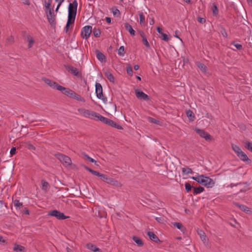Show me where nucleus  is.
<instances>
[{"mask_svg": "<svg viewBox=\"0 0 252 252\" xmlns=\"http://www.w3.org/2000/svg\"><path fill=\"white\" fill-rule=\"evenodd\" d=\"M191 178L207 188H212L215 185V182L212 179L204 175L192 177Z\"/></svg>", "mask_w": 252, "mask_h": 252, "instance_id": "nucleus-1", "label": "nucleus"}, {"mask_svg": "<svg viewBox=\"0 0 252 252\" xmlns=\"http://www.w3.org/2000/svg\"><path fill=\"white\" fill-rule=\"evenodd\" d=\"M97 176L99 177L102 181L111 185L117 187H120L122 186L121 183H120L117 180H115L114 179L112 178L109 177L106 174H102L99 172V175H97Z\"/></svg>", "mask_w": 252, "mask_h": 252, "instance_id": "nucleus-2", "label": "nucleus"}, {"mask_svg": "<svg viewBox=\"0 0 252 252\" xmlns=\"http://www.w3.org/2000/svg\"><path fill=\"white\" fill-rule=\"evenodd\" d=\"M78 112L82 114L84 117L95 120H98L100 115L99 114L95 112L85 109H79Z\"/></svg>", "mask_w": 252, "mask_h": 252, "instance_id": "nucleus-3", "label": "nucleus"}, {"mask_svg": "<svg viewBox=\"0 0 252 252\" xmlns=\"http://www.w3.org/2000/svg\"><path fill=\"white\" fill-rule=\"evenodd\" d=\"M55 156L62 163L63 165L65 167L70 165L72 163L71 158L65 155L58 153L56 154Z\"/></svg>", "mask_w": 252, "mask_h": 252, "instance_id": "nucleus-4", "label": "nucleus"}, {"mask_svg": "<svg viewBox=\"0 0 252 252\" xmlns=\"http://www.w3.org/2000/svg\"><path fill=\"white\" fill-rule=\"evenodd\" d=\"M47 19L51 26L53 28L56 27V15L54 13L53 9L49 10L46 12Z\"/></svg>", "mask_w": 252, "mask_h": 252, "instance_id": "nucleus-5", "label": "nucleus"}, {"mask_svg": "<svg viewBox=\"0 0 252 252\" xmlns=\"http://www.w3.org/2000/svg\"><path fill=\"white\" fill-rule=\"evenodd\" d=\"M95 94L97 97L101 99L104 103L107 101V97L103 94V89L101 85L99 83H96L95 85Z\"/></svg>", "mask_w": 252, "mask_h": 252, "instance_id": "nucleus-6", "label": "nucleus"}, {"mask_svg": "<svg viewBox=\"0 0 252 252\" xmlns=\"http://www.w3.org/2000/svg\"><path fill=\"white\" fill-rule=\"evenodd\" d=\"M48 215L55 217L60 220H63L69 218V217L65 216L63 213L57 210L50 211L48 213Z\"/></svg>", "mask_w": 252, "mask_h": 252, "instance_id": "nucleus-7", "label": "nucleus"}, {"mask_svg": "<svg viewBox=\"0 0 252 252\" xmlns=\"http://www.w3.org/2000/svg\"><path fill=\"white\" fill-rule=\"evenodd\" d=\"M92 32V27L91 26H86L82 29L81 37L83 38L87 39Z\"/></svg>", "mask_w": 252, "mask_h": 252, "instance_id": "nucleus-8", "label": "nucleus"}, {"mask_svg": "<svg viewBox=\"0 0 252 252\" xmlns=\"http://www.w3.org/2000/svg\"><path fill=\"white\" fill-rule=\"evenodd\" d=\"M195 131L201 137L204 138L205 140L207 141H211L213 139L212 136L210 134L203 129L196 128Z\"/></svg>", "mask_w": 252, "mask_h": 252, "instance_id": "nucleus-9", "label": "nucleus"}, {"mask_svg": "<svg viewBox=\"0 0 252 252\" xmlns=\"http://www.w3.org/2000/svg\"><path fill=\"white\" fill-rule=\"evenodd\" d=\"M59 91H61L63 94L72 98L73 94H75V92L67 88H65L62 86L58 87Z\"/></svg>", "mask_w": 252, "mask_h": 252, "instance_id": "nucleus-10", "label": "nucleus"}, {"mask_svg": "<svg viewBox=\"0 0 252 252\" xmlns=\"http://www.w3.org/2000/svg\"><path fill=\"white\" fill-rule=\"evenodd\" d=\"M78 3L76 0L72 3H70L68 5V14L76 15Z\"/></svg>", "mask_w": 252, "mask_h": 252, "instance_id": "nucleus-11", "label": "nucleus"}, {"mask_svg": "<svg viewBox=\"0 0 252 252\" xmlns=\"http://www.w3.org/2000/svg\"><path fill=\"white\" fill-rule=\"evenodd\" d=\"M42 80L51 88L59 90L58 87L61 86L56 82L46 78H42Z\"/></svg>", "mask_w": 252, "mask_h": 252, "instance_id": "nucleus-12", "label": "nucleus"}, {"mask_svg": "<svg viewBox=\"0 0 252 252\" xmlns=\"http://www.w3.org/2000/svg\"><path fill=\"white\" fill-rule=\"evenodd\" d=\"M135 92V95L138 99L145 100H149L150 99V97L142 91L140 90H136Z\"/></svg>", "mask_w": 252, "mask_h": 252, "instance_id": "nucleus-13", "label": "nucleus"}, {"mask_svg": "<svg viewBox=\"0 0 252 252\" xmlns=\"http://www.w3.org/2000/svg\"><path fill=\"white\" fill-rule=\"evenodd\" d=\"M64 67L66 69L72 74L79 77L81 75V74L78 71V69L70 65H64Z\"/></svg>", "mask_w": 252, "mask_h": 252, "instance_id": "nucleus-14", "label": "nucleus"}, {"mask_svg": "<svg viewBox=\"0 0 252 252\" xmlns=\"http://www.w3.org/2000/svg\"><path fill=\"white\" fill-rule=\"evenodd\" d=\"M237 156L241 160L244 162H246L247 163H251L252 162L251 160L249 159L247 155L243 151L240 152Z\"/></svg>", "mask_w": 252, "mask_h": 252, "instance_id": "nucleus-15", "label": "nucleus"}, {"mask_svg": "<svg viewBox=\"0 0 252 252\" xmlns=\"http://www.w3.org/2000/svg\"><path fill=\"white\" fill-rule=\"evenodd\" d=\"M86 248L94 252H102V250L96 247V245L92 243H88L86 245Z\"/></svg>", "mask_w": 252, "mask_h": 252, "instance_id": "nucleus-16", "label": "nucleus"}, {"mask_svg": "<svg viewBox=\"0 0 252 252\" xmlns=\"http://www.w3.org/2000/svg\"><path fill=\"white\" fill-rule=\"evenodd\" d=\"M96 56L97 59L101 62H106V57L105 56L98 50H96Z\"/></svg>", "mask_w": 252, "mask_h": 252, "instance_id": "nucleus-17", "label": "nucleus"}, {"mask_svg": "<svg viewBox=\"0 0 252 252\" xmlns=\"http://www.w3.org/2000/svg\"><path fill=\"white\" fill-rule=\"evenodd\" d=\"M234 204L235 206L239 208L241 210L244 212L248 213L250 211V208L246 205L240 204L238 202H235L234 203Z\"/></svg>", "mask_w": 252, "mask_h": 252, "instance_id": "nucleus-18", "label": "nucleus"}, {"mask_svg": "<svg viewBox=\"0 0 252 252\" xmlns=\"http://www.w3.org/2000/svg\"><path fill=\"white\" fill-rule=\"evenodd\" d=\"M147 235L152 241L156 243L160 242L158 236L153 232L149 231Z\"/></svg>", "mask_w": 252, "mask_h": 252, "instance_id": "nucleus-19", "label": "nucleus"}, {"mask_svg": "<svg viewBox=\"0 0 252 252\" xmlns=\"http://www.w3.org/2000/svg\"><path fill=\"white\" fill-rule=\"evenodd\" d=\"M125 27L126 30L128 31L130 35L132 36H134L135 35V31L133 29L132 26L128 23H126L125 24Z\"/></svg>", "mask_w": 252, "mask_h": 252, "instance_id": "nucleus-20", "label": "nucleus"}, {"mask_svg": "<svg viewBox=\"0 0 252 252\" xmlns=\"http://www.w3.org/2000/svg\"><path fill=\"white\" fill-rule=\"evenodd\" d=\"M173 225L174 227H176L178 229H180L182 232H183V233H185L187 231L186 227H184L180 222H175L173 223Z\"/></svg>", "mask_w": 252, "mask_h": 252, "instance_id": "nucleus-21", "label": "nucleus"}, {"mask_svg": "<svg viewBox=\"0 0 252 252\" xmlns=\"http://www.w3.org/2000/svg\"><path fill=\"white\" fill-rule=\"evenodd\" d=\"M25 249L24 247L18 244H15L13 248V251L16 252H25Z\"/></svg>", "mask_w": 252, "mask_h": 252, "instance_id": "nucleus-22", "label": "nucleus"}, {"mask_svg": "<svg viewBox=\"0 0 252 252\" xmlns=\"http://www.w3.org/2000/svg\"><path fill=\"white\" fill-rule=\"evenodd\" d=\"M76 15L68 14L67 23L70 24V25L73 24L75 22Z\"/></svg>", "mask_w": 252, "mask_h": 252, "instance_id": "nucleus-23", "label": "nucleus"}, {"mask_svg": "<svg viewBox=\"0 0 252 252\" xmlns=\"http://www.w3.org/2000/svg\"><path fill=\"white\" fill-rule=\"evenodd\" d=\"M12 202L14 204V206L16 207V209L18 208L20 210L22 208H23L24 206L23 203L20 202L19 200H13Z\"/></svg>", "mask_w": 252, "mask_h": 252, "instance_id": "nucleus-24", "label": "nucleus"}, {"mask_svg": "<svg viewBox=\"0 0 252 252\" xmlns=\"http://www.w3.org/2000/svg\"><path fill=\"white\" fill-rule=\"evenodd\" d=\"M132 239L137 244L138 246L142 247L143 246L144 243L139 237L134 236L133 237Z\"/></svg>", "mask_w": 252, "mask_h": 252, "instance_id": "nucleus-25", "label": "nucleus"}, {"mask_svg": "<svg viewBox=\"0 0 252 252\" xmlns=\"http://www.w3.org/2000/svg\"><path fill=\"white\" fill-rule=\"evenodd\" d=\"M98 120L102 122L104 124H106L107 125H109L110 122L111 121L110 119L107 118L106 117H104L101 115H99Z\"/></svg>", "mask_w": 252, "mask_h": 252, "instance_id": "nucleus-26", "label": "nucleus"}, {"mask_svg": "<svg viewBox=\"0 0 252 252\" xmlns=\"http://www.w3.org/2000/svg\"><path fill=\"white\" fill-rule=\"evenodd\" d=\"M204 190V188L199 186L198 187L193 188V194L195 195L202 192Z\"/></svg>", "mask_w": 252, "mask_h": 252, "instance_id": "nucleus-27", "label": "nucleus"}, {"mask_svg": "<svg viewBox=\"0 0 252 252\" xmlns=\"http://www.w3.org/2000/svg\"><path fill=\"white\" fill-rule=\"evenodd\" d=\"M105 76L107 77L108 80L111 82H114V77L113 74L109 71H107L104 73Z\"/></svg>", "mask_w": 252, "mask_h": 252, "instance_id": "nucleus-28", "label": "nucleus"}, {"mask_svg": "<svg viewBox=\"0 0 252 252\" xmlns=\"http://www.w3.org/2000/svg\"><path fill=\"white\" fill-rule=\"evenodd\" d=\"M108 126H111L113 127L116 128L118 129H123V127L121 126L118 125V124H117L116 122H115L114 121H113L112 120H111Z\"/></svg>", "mask_w": 252, "mask_h": 252, "instance_id": "nucleus-29", "label": "nucleus"}, {"mask_svg": "<svg viewBox=\"0 0 252 252\" xmlns=\"http://www.w3.org/2000/svg\"><path fill=\"white\" fill-rule=\"evenodd\" d=\"M197 66L202 72H206L207 66L204 63H197Z\"/></svg>", "mask_w": 252, "mask_h": 252, "instance_id": "nucleus-30", "label": "nucleus"}, {"mask_svg": "<svg viewBox=\"0 0 252 252\" xmlns=\"http://www.w3.org/2000/svg\"><path fill=\"white\" fill-rule=\"evenodd\" d=\"M244 146L249 151L252 152V143L248 141L243 142Z\"/></svg>", "mask_w": 252, "mask_h": 252, "instance_id": "nucleus-31", "label": "nucleus"}, {"mask_svg": "<svg viewBox=\"0 0 252 252\" xmlns=\"http://www.w3.org/2000/svg\"><path fill=\"white\" fill-rule=\"evenodd\" d=\"M212 10L214 16H217L219 13V9L217 4L215 3H213L212 7Z\"/></svg>", "mask_w": 252, "mask_h": 252, "instance_id": "nucleus-32", "label": "nucleus"}, {"mask_svg": "<svg viewBox=\"0 0 252 252\" xmlns=\"http://www.w3.org/2000/svg\"><path fill=\"white\" fill-rule=\"evenodd\" d=\"M198 234L199 235L201 240L204 243H205L207 242V239L206 236L205 234V233L202 230H200L199 232H198Z\"/></svg>", "mask_w": 252, "mask_h": 252, "instance_id": "nucleus-33", "label": "nucleus"}, {"mask_svg": "<svg viewBox=\"0 0 252 252\" xmlns=\"http://www.w3.org/2000/svg\"><path fill=\"white\" fill-rule=\"evenodd\" d=\"M232 148L233 150L235 152V153L237 155V156L240 152H241L242 151L241 150V149H240V148L238 146H237L236 145L232 144Z\"/></svg>", "mask_w": 252, "mask_h": 252, "instance_id": "nucleus-34", "label": "nucleus"}, {"mask_svg": "<svg viewBox=\"0 0 252 252\" xmlns=\"http://www.w3.org/2000/svg\"><path fill=\"white\" fill-rule=\"evenodd\" d=\"M193 172L192 169L188 167L182 168L183 175H187Z\"/></svg>", "mask_w": 252, "mask_h": 252, "instance_id": "nucleus-35", "label": "nucleus"}, {"mask_svg": "<svg viewBox=\"0 0 252 252\" xmlns=\"http://www.w3.org/2000/svg\"><path fill=\"white\" fill-rule=\"evenodd\" d=\"M186 114L189 119L191 121H193L195 118V116L193 113L190 110H189L187 111Z\"/></svg>", "mask_w": 252, "mask_h": 252, "instance_id": "nucleus-36", "label": "nucleus"}, {"mask_svg": "<svg viewBox=\"0 0 252 252\" xmlns=\"http://www.w3.org/2000/svg\"><path fill=\"white\" fill-rule=\"evenodd\" d=\"M84 167L86 170L89 171L90 173L95 176H97V175H99V172L93 170L86 165H84Z\"/></svg>", "mask_w": 252, "mask_h": 252, "instance_id": "nucleus-37", "label": "nucleus"}, {"mask_svg": "<svg viewBox=\"0 0 252 252\" xmlns=\"http://www.w3.org/2000/svg\"><path fill=\"white\" fill-rule=\"evenodd\" d=\"M14 42V38L12 35L8 36L6 39V43L8 45H11Z\"/></svg>", "mask_w": 252, "mask_h": 252, "instance_id": "nucleus-38", "label": "nucleus"}, {"mask_svg": "<svg viewBox=\"0 0 252 252\" xmlns=\"http://www.w3.org/2000/svg\"><path fill=\"white\" fill-rule=\"evenodd\" d=\"M139 15L140 18V24L143 25L145 23V16L142 12H139Z\"/></svg>", "mask_w": 252, "mask_h": 252, "instance_id": "nucleus-39", "label": "nucleus"}, {"mask_svg": "<svg viewBox=\"0 0 252 252\" xmlns=\"http://www.w3.org/2000/svg\"><path fill=\"white\" fill-rule=\"evenodd\" d=\"M72 98H74L77 100L80 101L82 102H85V99L82 97L80 95L77 94L75 92V94L73 95V96L72 97Z\"/></svg>", "mask_w": 252, "mask_h": 252, "instance_id": "nucleus-40", "label": "nucleus"}, {"mask_svg": "<svg viewBox=\"0 0 252 252\" xmlns=\"http://www.w3.org/2000/svg\"><path fill=\"white\" fill-rule=\"evenodd\" d=\"M93 34L95 37H98L100 36V34H101V32L99 29L94 28L93 29Z\"/></svg>", "mask_w": 252, "mask_h": 252, "instance_id": "nucleus-41", "label": "nucleus"}, {"mask_svg": "<svg viewBox=\"0 0 252 252\" xmlns=\"http://www.w3.org/2000/svg\"><path fill=\"white\" fill-rule=\"evenodd\" d=\"M42 189L43 190H47L49 188V184L46 181H42Z\"/></svg>", "mask_w": 252, "mask_h": 252, "instance_id": "nucleus-42", "label": "nucleus"}, {"mask_svg": "<svg viewBox=\"0 0 252 252\" xmlns=\"http://www.w3.org/2000/svg\"><path fill=\"white\" fill-rule=\"evenodd\" d=\"M118 54L120 56H124L125 52V48L123 46H121L120 47L119 49L118 50Z\"/></svg>", "mask_w": 252, "mask_h": 252, "instance_id": "nucleus-43", "label": "nucleus"}, {"mask_svg": "<svg viewBox=\"0 0 252 252\" xmlns=\"http://www.w3.org/2000/svg\"><path fill=\"white\" fill-rule=\"evenodd\" d=\"M185 189L187 192H189L191 191L193 186H191L189 183H186L185 184Z\"/></svg>", "mask_w": 252, "mask_h": 252, "instance_id": "nucleus-44", "label": "nucleus"}, {"mask_svg": "<svg viewBox=\"0 0 252 252\" xmlns=\"http://www.w3.org/2000/svg\"><path fill=\"white\" fill-rule=\"evenodd\" d=\"M231 44L233 45L239 50H242L243 49V46L240 44L233 41L232 42Z\"/></svg>", "mask_w": 252, "mask_h": 252, "instance_id": "nucleus-45", "label": "nucleus"}, {"mask_svg": "<svg viewBox=\"0 0 252 252\" xmlns=\"http://www.w3.org/2000/svg\"><path fill=\"white\" fill-rule=\"evenodd\" d=\"M148 120L149 121V122L152 123H153V124H157V125H158L159 124V121L152 118V117H148Z\"/></svg>", "mask_w": 252, "mask_h": 252, "instance_id": "nucleus-46", "label": "nucleus"}, {"mask_svg": "<svg viewBox=\"0 0 252 252\" xmlns=\"http://www.w3.org/2000/svg\"><path fill=\"white\" fill-rule=\"evenodd\" d=\"M220 32L224 37H227V33L224 27H220Z\"/></svg>", "mask_w": 252, "mask_h": 252, "instance_id": "nucleus-47", "label": "nucleus"}, {"mask_svg": "<svg viewBox=\"0 0 252 252\" xmlns=\"http://www.w3.org/2000/svg\"><path fill=\"white\" fill-rule=\"evenodd\" d=\"M44 5L45 7V12L49 10H51V9H53V8L51 7V5L46 2V0H44Z\"/></svg>", "mask_w": 252, "mask_h": 252, "instance_id": "nucleus-48", "label": "nucleus"}, {"mask_svg": "<svg viewBox=\"0 0 252 252\" xmlns=\"http://www.w3.org/2000/svg\"><path fill=\"white\" fill-rule=\"evenodd\" d=\"M160 38L162 40L165 41H168L169 40V38L168 37V35L163 32L161 34V36Z\"/></svg>", "mask_w": 252, "mask_h": 252, "instance_id": "nucleus-49", "label": "nucleus"}, {"mask_svg": "<svg viewBox=\"0 0 252 252\" xmlns=\"http://www.w3.org/2000/svg\"><path fill=\"white\" fill-rule=\"evenodd\" d=\"M126 72H127V73L129 75H130V76L132 75L133 71H132V67L130 64H128L127 65V66L126 67Z\"/></svg>", "mask_w": 252, "mask_h": 252, "instance_id": "nucleus-50", "label": "nucleus"}, {"mask_svg": "<svg viewBox=\"0 0 252 252\" xmlns=\"http://www.w3.org/2000/svg\"><path fill=\"white\" fill-rule=\"evenodd\" d=\"M84 158L85 159L89 160L91 162H95V160L93 159V158L90 157L88 155L86 154H84Z\"/></svg>", "mask_w": 252, "mask_h": 252, "instance_id": "nucleus-51", "label": "nucleus"}, {"mask_svg": "<svg viewBox=\"0 0 252 252\" xmlns=\"http://www.w3.org/2000/svg\"><path fill=\"white\" fill-rule=\"evenodd\" d=\"M142 42H143V43L144 44V45L146 47H147V48H150V44L148 42V40L147 39V38L143 39H142Z\"/></svg>", "mask_w": 252, "mask_h": 252, "instance_id": "nucleus-52", "label": "nucleus"}, {"mask_svg": "<svg viewBox=\"0 0 252 252\" xmlns=\"http://www.w3.org/2000/svg\"><path fill=\"white\" fill-rule=\"evenodd\" d=\"M242 184H246V185H247V186H249L250 184H249V183H248V182H243V183L240 182V183H237V184H233V183H231V184L230 185V186L231 188H232V187H234V186H237V185H242Z\"/></svg>", "mask_w": 252, "mask_h": 252, "instance_id": "nucleus-53", "label": "nucleus"}, {"mask_svg": "<svg viewBox=\"0 0 252 252\" xmlns=\"http://www.w3.org/2000/svg\"><path fill=\"white\" fill-rule=\"evenodd\" d=\"M20 211L25 214L29 215V211L27 208L23 207V208H22Z\"/></svg>", "mask_w": 252, "mask_h": 252, "instance_id": "nucleus-54", "label": "nucleus"}, {"mask_svg": "<svg viewBox=\"0 0 252 252\" xmlns=\"http://www.w3.org/2000/svg\"><path fill=\"white\" fill-rule=\"evenodd\" d=\"M113 14L114 16H117V17L120 16L121 14L119 10L117 8H115L114 10H113Z\"/></svg>", "mask_w": 252, "mask_h": 252, "instance_id": "nucleus-55", "label": "nucleus"}, {"mask_svg": "<svg viewBox=\"0 0 252 252\" xmlns=\"http://www.w3.org/2000/svg\"><path fill=\"white\" fill-rule=\"evenodd\" d=\"M197 20V21L201 24H204L206 22V19L200 17H198Z\"/></svg>", "mask_w": 252, "mask_h": 252, "instance_id": "nucleus-56", "label": "nucleus"}, {"mask_svg": "<svg viewBox=\"0 0 252 252\" xmlns=\"http://www.w3.org/2000/svg\"><path fill=\"white\" fill-rule=\"evenodd\" d=\"M155 219L159 223H163L164 221L163 217H156Z\"/></svg>", "mask_w": 252, "mask_h": 252, "instance_id": "nucleus-57", "label": "nucleus"}, {"mask_svg": "<svg viewBox=\"0 0 252 252\" xmlns=\"http://www.w3.org/2000/svg\"><path fill=\"white\" fill-rule=\"evenodd\" d=\"M16 148L14 147H13L10 150V154H11V156H13L16 154Z\"/></svg>", "mask_w": 252, "mask_h": 252, "instance_id": "nucleus-58", "label": "nucleus"}, {"mask_svg": "<svg viewBox=\"0 0 252 252\" xmlns=\"http://www.w3.org/2000/svg\"><path fill=\"white\" fill-rule=\"evenodd\" d=\"M70 24H69L68 23H66V25L64 29V31L67 33L69 29Z\"/></svg>", "mask_w": 252, "mask_h": 252, "instance_id": "nucleus-59", "label": "nucleus"}, {"mask_svg": "<svg viewBox=\"0 0 252 252\" xmlns=\"http://www.w3.org/2000/svg\"><path fill=\"white\" fill-rule=\"evenodd\" d=\"M63 3V0H61V1H60V2H58V4L55 9V12H57L58 11V10L60 7V6L61 5V4H62Z\"/></svg>", "mask_w": 252, "mask_h": 252, "instance_id": "nucleus-60", "label": "nucleus"}, {"mask_svg": "<svg viewBox=\"0 0 252 252\" xmlns=\"http://www.w3.org/2000/svg\"><path fill=\"white\" fill-rule=\"evenodd\" d=\"M29 42V44H28V48H31L32 46V45H33V44L34 42V39H32V41H31V40H30Z\"/></svg>", "mask_w": 252, "mask_h": 252, "instance_id": "nucleus-61", "label": "nucleus"}, {"mask_svg": "<svg viewBox=\"0 0 252 252\" xmlns=\"http://www.w3.org/2000/svg\"><path fill=\"white\" fill-rule=\"evenodd\" d=\"M179 32L178 31H176L175 32V34L174 35V36L178 38H179L181 41H182L181 38L178 35V33H179Z\"/></svg>", "mask_w": 252, "mask_h": 252, "instance_id": "nucleus-62", "label": "nucleus"}, {"mask_svg": "<svg viewBox=\"0 0 252 252\" xmlns=\"http://www.w3.org/2000/svg\"><path fill=\"white\" fill-rule=\"evenodd\" d=\"M157 32H158L159 34H161L162 33H163V32H162V29L161 28L159 27H157Z\"/></svg>", "mask_w": 252, "mask_h": 252, "instance_id": "nucleus-63", "label": "nucleus"}, {"mask_svg": "<svg viewBox=\"0 0 252 252\" xmlns=\"http://www.w3.org/2000/svg\"><path fill=\"white\" fill-rule=\"evenodd\" d=\"M140 35L141 36V37L142 38V39L146 38L144 32L142 31L140 32Z\"/></svg>", "mask_w": 252, "mask_h": 252, "instance_id": "nucleus-64", "label": "nucleus"}]
</instances>
